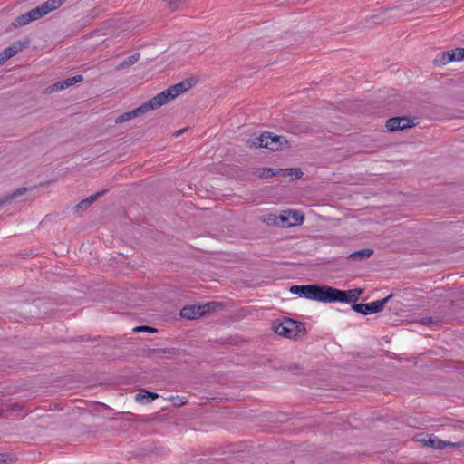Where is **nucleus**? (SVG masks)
Here are the masks:
<instances>
[{"label": "nucleus", "mask_w": 464, "mask_h": 464, "mask_svg": "<svg viewBox=\"0 0 464 464\" xmlns=\"http://www.w3.org/2000/svg\"><path fill=\"white\" fill-rule=\"evenodd\" d=\"M291 294L298 295L309 300L321 303L341 302L345 304L355 303L362 293V289L354 288L350 290H340L328 285H292L289 289Z\"/></svg>", "instance_id": "1"}, {"label": "nucleus", "mask_w": 464, "mask_h": 464, "mask_svg": "<svg viewBox=\"0 0 464 464\" xmlns=\"http://www.w3.org/2000/svg\"><path fill=\"white\" fill-rule=\"evenodd\" d=\"M190 87V83L188 82H181L173 86H170L167 90L160 92L148 102L141 104L144 112H147L150 110L157 109L169 101L175 99L179 94L185 92Z\"/></svg>", "instance_id": "2"}, {"label": "nucleus", "mask_w": 464, "mask_h": 464, "mask_svg": "<svg viewBox=\"0 0 464 464\" xmlns=\"http://www.w3.org/2000/svg\"><path fill=\"white\" fill-rule=\"evenodd\" d=\"M273 329L278 335L290 339L303 335L305 332L304 324L290 318H285L281 322L275 323Z\"/></svg>", "instance_id": "3"}, {"label": "nucleus", "mask_w": 464, "mask_h": 464, "mask_svg": "<svg viewBox=\"0 0 464 464\" xmlns=\"http://www.w3.org/2000/svg\"><path fill=\"white\" fill-rule=\"evenodd\" d=\"M254 145L260 148H266L271 150H279L287 147V140L283 136L274 135L271 132H263L254 142Z\"/></svg>", "instance_id": "4"}, {"label": "nucleus", "mask_w": 464, "mask_h": 464, "mask_svg": "<svg viewBox=\"0 0 464 464\" xmlns=\"http://www.w3.org/2000/svg\"><path fill=\"white\" fill-rule=\"evenodd\" d=\"M392 297V295L386 296L381 300H376L372 303L367 304H354L352 306V309L363 315L376 314L383 310L385 304Z\"/></svg>", "instance_id": "5"}, {"label": "nucleus", "mask_w": 464, "mask_h": 464, "mask_svg": "<svg viewBox=\"0 0 464 464\" xmlns=\"http://www.w3.org/2000/svg\"><path fill=\"white\" fill-rule=\"evenodd\" d=\"M217 305L216 303H208L203 305H188L185 306L180 311V315L183 318L194 320L206 314Z\"/></svg>", "instance_id": "6"}, {"label": "nucleus", "mask_w": 464, "mask_h": 464, "mask_svg": "<svg viewBox=\"0 0 464 464\" xmlns=\"http://www.w3.org/2000/svg\"><path fill=\"white\" fill-rule=\"evenodd\" d=\"M64 0H48L37 7L29 11L33 21H36L49 14L51 11L57 9L62 5Z\"/></svg>", "instance_id": "7"}, {"label": "nucleus", "mask_w": 464, "mask_h": 464, "mask_svg": "<svg viewBox=\"0 0 464 464\" xmlns=\"http://www.w3.org/2000/svg\"><path fill=\"white\" fill-rule=\"evenodd\" d=\"M416 125L415 119L409 117H393L386 121V128L390 131L401 130Z\"/></svg>", "instance_id": "8"}, {"label": "nucleus", "mask_w": 464, "mask_h": 464, "mask_svg": "<svg viewBox=\"0 0 464 464\" xmlns=\"http://www.w3.org/2000/svg\"><path fill=\"white\" fill-rule=\"evenodd\" d=\"M280 218L284 227H292L303 223L304 217L297 210H289L285 211Z\"/></svg>", "instance_id": "9"}, {"label": "nucleus", "mask_w": 464, "mask_h": 464, "mask_svg": "<svg viewBox=\"0 0 464 464\" xmlns=\"http://www.w3.org/2000/svg\"><path fill=\"white\" fill-rule=\"evenodd\" d=\"M21 47L18 44H12L5 49H4L0 53V66L5 63L8 59L14 56L19 51Z\"/></svg>", "instance_id": "10"}, {"label": "nucleus", "mask_w": 464, "mask_h": 464, "mask_svg": "<svg viewBox=\"0 0 464 464\" xmlns=\"http://www.w3.org/2000/svg\"><path fill=\"white\" fill-rule=\"evenodd\" d=\"M373 254L372 248H364L358 251H354L348 256V259L352 261H362L371 257Z\"/></svg>", "instance_id": "11"}, {"label": "nucleus", "mask_w": 464, "mask_h": 464, "mask_svg": "<svg viewBox=\"0 0 464 464\" xmlns=\"http://www.w3.org/2000/svg\"><path fill=\"white\" fill-rule=\"evenodd\" d=\"M145 113L143 111V109L141 107V105L134 110H132L131 111H128V112H124L122 113L121 115H120L117 119H116V122L117 123H121V122H124V121H127L130 119H133L135 117H138L141 114Z\"/></svg>", "instance_id": "12"}, {"label": "nucleus", "mask_w": 464, "mask_h": 464, "mask_svg": "<svg viewBox=\"0 0 464 464\" xmlns=\"http://www.w3.org/2000/svg\"><path fill=\"white\" fill-rule=\"evenodd\" d=\"M26 190L27 188L23 187L14 190L13 192L5 194L3 198H0V207L5 203L9 202L14 198L23 195Z\"/></svg>", "instance_id": "13"}, {"label": "nucleus", "mask_w": 464, "mask_h": 464, "mask_svg": "<svg viewBox=\"0 0 464 464\" xmlns=\"http://www.w3.org/2000/svg\"><path fill=\"white\" fill-rule=\"evenodd\" d=\"M159 397V394L152 392H146L145 393H138L136 395V401L141 403L151 402Z\"/></svg>", "instance_id": "14"}, {"label": "nucleus", "mask_w": 464, "mask_h": 464, "mask_svg": "<svg viewBox=\"0 0 464 464\" xmlns=\"http://www.w3.org/2000/svg\"><path fill=\"white\" fill-rule=\"evenodd\" d=\"M454 61V54L451 52L440 53L435 59V63L439 64H447Z\"/></svg>", "instance_id": "15"}, {"label": "nucleus", "mask_w": 464, "mask_h": 464, "mask_svg": "<svg viewBox=\"0 0 464 464\" xmlns=\"http://www.w3.org/2000/svg\"><path fill=\"white\" fill-rule=\"evenodd\" d=\"M284 173V176L289 177L291 180L300 179L303 172L299 169H280Z\"/></svg>", "instance_id": "16"}, {"label": "nucleus", "mask_w": 464, "mask_h": 464, "mask_svg": "<svg viewBox=\"0 0 464 464\" xmlns=\"http://www.w3.org/2000/svg\"><path fill=\"white\" fill-rule=\"evenodd\" d=\"M32 17L30 15V13L27 12V13H24L21 15H19L18 17L15 18V21H14V25L15 26H24V25H26L28 24L30 22H32Z\"/></svg>", "instance_id": "17"}, {"label": "nucleus", "mask_w": 464, "mask_h": 464, "mask_svg": "<svg viewBox=\"0 0 464 464\" xmlns=\"http://www.w3.org/2000/svg\"><path fill=\"white\" fill-rule=\"evenodd\" d=\"M103 192H99L93 195H91L87 198L82 200L77 206L76 210H79L82 207L90 206L92 203H93L101 195H102Z\"/></svg>", "instance_id": "18"}, {"label": "nucleus", "mask_w": 464, "mask_h": 464, "mask_svg": "<svg viewBox=\"0 0 464 464\" xmlns=\"http://www.w3.org/2000/svg\"><path fill=\"white\" fill-rule=\"evenodd\" d=\"M83 80L82 75H75L65 80H63L62 82L63 84L64 89L69 88L71 86L75 85L78 82H81Z\"/></svg>", "instance_id": "19"}, {"label": "nucleus", "mask_w": 464, "mask_h": 464, "mask_svg": "<svg viewBox=\"0 0 464 464\" xmlns=\"http://www.w3.org/2000/svg\"><path fill=\"white\" fill-rule=\"evenodd\" d=\"M139 59H140V53H134L131 56H129L124 61H122L120 63L119 68H125V67L130 66V65L136 63L139 61Z\"/></svg>", "instance_id": "20"}, {"label": "nucleus", "mask_w": 464, "mask_h": 464, "mask_svg": "<svg viewBox=\"0 0 464 464\" xmlns=\"http://www.w3.org/2000/svg\"><path fill=\"white\" fill-rule=\"evenodd\" d=\"M429 442L434 449H443L446 445H450V442H445L437 438H430Z\"/></svg>", "instance_id": "21"}, {"label": "nucleus", "mask_w": 464, "mask_h": 464, "mask_svg": "<svg viewBox=\"0 0 464 464\" xmlns=\"http://www.w3.org/2000/svg\"><path fill=\"white\" fill-rule=\"evenodd\" d=\"M62 90H64V87H63V84L61 82H55L50 86H48L45 90V92L46 93H53V92H60Z\"/></svg>", "instance_id": "22"}, {"label": "nucleus", "mask_w": 464, "mask_h": 464, "mask_svg": "<svg viewBox=\"0 0 464 464\" xmlns=\"http://www.w3.org/2000/svg\"><path fill=\"white\" fill-rule=\"evenodd\" d=\"M154 354H160V353H169V354H178L179 350L175 348H164V349H153L151 351Z\"/></svg>", "instance_id": "23"}, {"label": "nucleus", "mask_w": 464, "mask_h": 464, "mask_svg": "<svg viewBox=\"0 0 464 464\" xmlns=\"http://www.w3.org/2000/svg\"><path fill=\"white\" fill-rule=\"evenodd\" d=\"M187 0H165L166 5L171 9L176 10L179 6L184 4Z\"/></svg>", "instance_id": "24"}, {"label": "nucleus", "mask_w": 464, "mask_h": 464, "mask_svg": "<svg viewBox=\"0 0 464 464\" xmlns=\"http://www.w3.org/2000/svg\"><path fill=\"white\" fill-rule=\"evenodd\" d=\"M451 53L454 54V61L464 60V48H456L452 50Z\"/></svg>", "instance_id": "25"}, {"label": "nucleus", "mask_w": 464, "mask_h": 464, "mask_svg": "<svg viewBox=\"0 0 464 464\" xmlns=\"http://www.w3.org/2000/svg\"><path fill=\"white\" fill-rule=\"evenodd\" d=\"M133 331L136 333H139V332L157 333L158 332V330L156 328L147 326V325L136 326L135 328H133Z\"/></svg>", "instance_id": "26"}, {"label": "nucleus", "mask_w": 464, "mask_h": 464, "mask_svg": "<svg viewBox=\"0 0 464 464\" xmlns=\"http://www.w3.org/2000/svg\"><path fill=\"white\" fill-rule=\"evenodd\" d=\"M278 172H280V169H263L261 176L266 177V178L272 177V176H275L276 174H277Z\"/></svg>", "instance_id": "27"}, {"label": "nucleus", "mask_w": 464, "mask_h": 464, "mask_svg": "<svg viewBox=\"0 0 464 464\" xmlns=\"http://www.w3.org/2000/svg\"><path fill=\"white\" fill-rule=\"evenodd\" d=\"M186 402H187V401H186L183 397H179V396H178V397L176 398V401H175V402H174V403H175L176 405H183V404H185Z\"/></svg>", "instance_id": "28"}, {"label": "nucleus", "mask_w": 464, "mask_h": 464, "mask_svg": "<svg viewBox=\"0 0 464 464\" xmlns=\"http://www.w3.org/2000/svg\"><path fill=\"white\" fill-rule=\"evenodd\" d=\"M185 131V129H182V130H179L175 132V136H179L180 134H182L183 132Z\"/></svg>", "instance_id": "29"}, {"label": "nucleus", "mask_w": 464, "mask_h": 464, "mask_svg": "<svg viewBox=\"0 0 464 464\" xmlns=\"http://www.w3.org/2000/svg\"><path fill=\"white\" fill-rule=\"evenodd\" d=\"M3 457H4V455H3V454H0V461H2V462H5V461H6V459H4Z\"/></svg>", "instance_id": "30"}]
</instances>
